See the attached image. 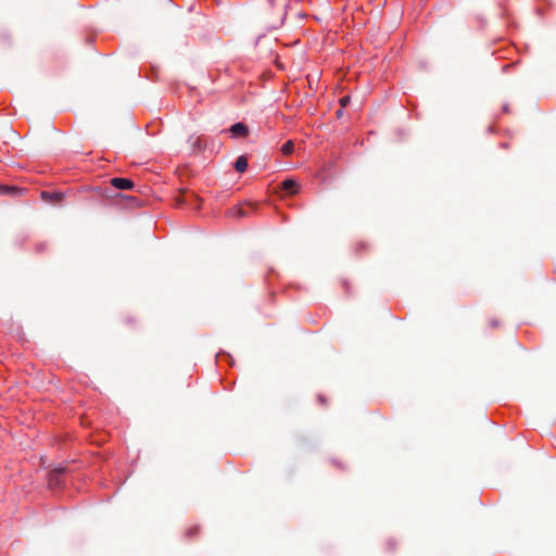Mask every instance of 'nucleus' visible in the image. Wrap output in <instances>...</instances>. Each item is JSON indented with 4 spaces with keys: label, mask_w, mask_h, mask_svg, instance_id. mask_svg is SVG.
<instances>
[{
    "label": "nucleus",
    "mask_w": 556,
    "mask_h": 556,
    "mask_svg": "<svg viewBox=\"0 0 556 556\" xmlns=\"http://www.w3.org/2000/svg\"><path fill=\"white\" fill-rule=\"evenodd\" d=\"M41 195H42L43 199H48L49 198V199H56V200H59L61 198V195L59 193H49L47 191H43L41 193Z\"/></svg>",
    "instance_id": "9"
},
{
    "label": "nucleus",
    "mask_w": 556,
    "mask_h": 556,
    "mask_svg": "<svg viewBox=\"0 0 556 556\" xmlns=\"http://www.w3.org/2000/svg\"><path fill=\"white\" fill-rule=\"evenodd\" d=\"M342 109H343V108H341L340 110H338V112H337V115H338V116H341V115H342Z\"/></svg>",
    "instance_id": "12"
},
{
    "label": "nucleus",
    "mask_w": 556,
    "mask_h": 556,
    "mask_svg": "<svg viewBox=\"0 0 556 556\" xmlns=\"http://www.w3.org/2000/svg\"><path fill=\"white\" fill-rule=\"evenodd\" d=\"M229 131L236 138H245L249 135V128L243 123L233 124Z\"/></svg>",
    "instance_id": "1"
},
{
    "label": "nucleus",
    "mask_w": 556,
    "mask_h": 556,
    "mask_svg": "<svg viewBox=\"0 0 556 556\" xmlns=\"http://www.w3.org/2000/svg\"><path fill=\"white\" fill-rule=\"evenodd\" d=\"M20 192V189L12 186L0 185V193L1 194H16Z\"/></svg>",
    "instance_id": "7"
},
{
    "label": "nucleus",
    "mask_w": 556,
    "mask_h": 556,
    "mask_svg": "<svg viewBox=\"0 0 556 556\" xmlns=\"http://www.w3.org/2000/svg\"><path fill=\"white\" fill-rule=\"evenodd\" d=\"M63 468H56L49 473V485L51 488H58L61 484L60 476L63 472Z\"/></svg>",
    "instance_id": "4"
},
{
    "label": "nucleus",
    "mask_w": 556,
    "mask_h": 556,
    "mask_svg": "<svg viewBox=\"0 0 556 556\" xmlns=\"http://www.w3.org/2000/svg\"><path fill=\"white\" fill-rule=\"evenodd\" d=\"M235 168L239 173H243L248 168V159L244 155H240L235 162Z\"/></svg>",
    "instance_id": "5"
},
{
    "label": "nucleus",
    "mask_w": 556,
    "mask_h": 556,
    "mask_svg": "<svg viewBox=\"0 0 556 556\" xmlns=\"http://www.w3.org/2000/svg\"><path fill=\"white\" fill-rule=\"evenodd\" d=\"M111 185L116 189H131L134 187V182L128 178L116 177L111 179Z\"/></svg>",
    "instance_id": "3"
},
{
    "label": "nucleus",
    "mask_w": 556,
    "mask_h": 556,
    "mask_svg": "<svg viewBox=\"0 0 556 556\" xmlns=\"http://www.w3.org/2000/svg\"><path fill=\"white\" fill-rule=\"evenodd\" d=\"M350 102V97H342L340 99V104H341V108H344L348 103Z\"/></svg>",
    "instance_id": "10"
},
{
    "label": "nucleus",
    "mask_w": 556,
    "mask_h": 556,
    "mask_svg": "<svg viewBox=\"0 0 556 556\" xmlns=\"http://www.w3.org/2000/svg\"><path fill=\"white\" fill-rule=\"evenodd\" d=\"M281 189L289 195L296 194L300 186L299 184L293 179H286L281 182Z\"/></svg>",
    "instance_id": "2"
},
{
    "label": "nucleus",
    "mask_w": 556,
    "mask_h": 556,
    "mask_svg": "<svg viewBox=\"0 0 556 556\" xmlns=\"http://www.w3.org/2000/svg\"><path fill=\"white\" fill-rule=\"evenodd\" d=\"M293 148H294V144L292 141H287L282 147H281V152L282 154L285 155H289L293 152Z\"/></svg>",
    "instance_id": "8"
},
{
    "label": "nucleus",
    "mask_w": 556,
    "mask_h": 556,
    "mask_svg": "<svg viewBox=\"0 0 556 556\" xmlns=\"http://www.w3.org/2000/svg\"><path fill=\"white\" fill-rule=\"evenodd\" d=\"M228 214H229V216H231L233 218H241V217L248 216L249 211L239 206V207H232L231 210H229Z\"/></svg>",
    "instance_id": "6"
},
{
    "label": "nucleus",
    "mask_w": 556,
    "mask_h": 556,
    "mask_svg": "<svg viewBox=\"0 0 556 556\" xmlns=\"http://www.w3.org/2000/svg\"><path fill=\"white\" fill-rule=\"evenodd\" d=\"M176 202H177V205L185 203V202H186V200H185V198H184V194H181V197L177 198V199H176Z\"/></svg>",
    "instance_id": "11"
}]
</instances>
